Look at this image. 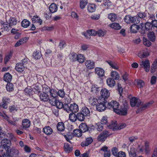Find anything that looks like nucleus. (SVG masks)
<instances>
[{
  "label": "nucleus",
  "mask_w": 157,
  "mask_h": 157,
  "mask_svg": "<svg viewBox=\"0 0 157 157\" xmlns=\"http://www.w3.org/2000/svg\"><path fill=\"white\" fill-rule=\"evenodd\" d=\"M109 26L111 29L115 30H119L121 28V26L119 23L115 22L110 24Z\"/></svg>",
  "instance_id": "26"
},
{
  "label": "nucleus",
  "mask_w": 157,
  "mask_h": 157,
  "mask_svg": "<svg viewBox=\"0 0 157 157\" xmlns=\"http://www.w3.org/2000/svg\"><path fill=\"white\" fill-rule=\"evenodd\" d=\"M77 61L79 63H83L86 60V58L84 55L82 54L77 55Z\"/></svg>",
  "instance_id": "27"
},
{
  "label": "nucleus",
  "mask_w": 157,
  "mask_h": 157,
  "mask_svg": "<svg viewBox=\"0 0 157 157\" xmlns=\"http://www.w3.org/2000/svg\"><path fill=\"white\" fill-rule=\"evenodd\" d=\"M6 151V153L4 152L2 154L3 157L16 156L19 152L18 150L14 147H12L11 148L10 146L8 147L7 150Z\"/></svg>",
  "instance_id": "2"
},
{
  "label": "nucleus",
  "mask_w": 157,
  "mask_h": 157,
  "mask_svg": "<svg viewBox=\"0 0 157 157\" xmlns=\"http://www.w3.org/2000/svg\"><path fill=\"white\" fill-rule=\"evenodd\" d=\"M108 122L107 117L106 116L102 117L101 120V123L102 124H106Z\"/></svg>",
  "instance_id": "63"
},
{
  "label": "nucleus",
  "mask_w": 157,
  "mask_h": 157,
  "mask_svg": "<svg viewBox=\"0 0 157 157\" xmlns=\"http://www.w3.org/2000/svg\"><path fill=\"white\" fill-rule=\"evenodd\" d=\"M100 94L102 98L101 99H106L108 98L110 94L109 91L106 88L102 89L100 92Z\"/></svg>",
  "instance_id": "8"
},
{
  "label": "nucleus",
  "mask_w": 157,
  "mask_h": 157,
  "mask_svg": "<svg viewBox=\"0 0 157 157\" xmlns=\"http://www.w3.org/2000/svg\"><path fill=\"white\" fill-rule=\"evenodd\" d=\"M149 143L146 141L145 143V147L140 148V151L142 152L145 151L147 153L149 151Z\"/></svg>",
  "instance_id": "30"
},
{
  "label": "nucleus",
  "mask_w": 157,
  "mask_h": 157,
  "mask_svg": "<svg viewBox=\"0 0 157 157\" xmlns=\"http://www.w3.org/2000/svg\"><path fill=\"white\" fill-rule=\"evenodd\" d=\"M76 116L77 118L80 121H82L85 119V116L81 112L78 113Z\"/></svg>",
  "instance_id": "43"
},
{
  "label": "nucleus",
  "mask_w": 157,
  "mask_h": 157,
  "mask_svg": "<svg viewBox=\"0 0 157 157\" xmlns=\"http://www.w3.org/2000/svg\"><path fill=\"white\" fill-rule=\"evenodd\" d=\"M57 128L60 131H63L65 128L64 123L61 122L58 123L57 125Z\"/></svg>",
  "instance_id": "42"
},
{
  "label": "nucleus",
  "mask_w": 157,
  "mask_h": 157,
  "mask_svg": "<svg viewBox=\"0 0 157 157\" xmlns=\"http://www.w3.org/2000/svg\"><path fill=\"white\" fill-rule=\"evenodd\" d=\"M116 14L114 13H110L108 15V18L112 21H114L117 18Z\"/></svg>",
  "instance_id": "41"
},
{
  "label": "nucleus",
  "mask_w": 157,
  "mask_h": 157,
  "mask_svg": "<svg viewBox=\"0 0 157 157\" xmlns=\"http://www.w3.org/2000/svg\"><path fill=\"white\" fill-rule=\"evenodd\" d=\"M110 76L112 78L115 80H118L120 78L119 74L117 72L114 71H111Z\"/></svg>",
  "instance_id": "32"
},
{
  "label": "nucleus",
  "mask_w": 157,
  "mask_h": 157,
  "mask_svg": "<svg viewBox=\"0 0 157 157\" xmlns=\"http://www.w3.org/2000/svg\"><path fill=\"white\" fill-rule=\"evenodd\" d=\"M81 112L85 117H88L90 116V111L89 109L86 106L83 107Z\"/></svg>",
  "instance_id": "20"
},
{
  "label": "nucleus",
  "mask_w": 157,
  "mask_h": 157,
  "mask_svg": "<svg viewBox=\"0 0 157 157\" xmlns=\"http://www.w3.org/2000/svg\"><path fill=\"white\" fill-rule=\"evenodd\" d=\"M44 132L46 135H49L52 132V128L49 126H46L43 129Z\"/></svg>",
  "instance_id": "33"
},
{
  "label": "nucleus",
  "mask_w": 157,
  "mask_h": 157,
  "mask_svg": "<svg viewBox=\"0 0 157 157\" xmlns=\"http://www.w3.org/2000/svg\"><path fill=\"white\" fill-rule=\"evenodd\" d=\"M107 101L104 99H99L98 103L96 105V109L99 112H102L105 111L106 108Z\"/></svg>",
  "instance_id": "3"
},
{
  "label": "nucleus",
  "mask_w": 157,
  "mask_h": 157,
  "mask_svg": "<svg viewBox=\"0 0 157 157\" xmlns=\"http://www.w3.org/2000/svg\"><path fill=\"white\" fill-rule=\"evenodd\" d=\"M33 56L35 59H38L41 56L40 52L39 51L34 52L33 54Z\"/></svg>",
  "instance_id": "50"
},
{
  "label": "nucleus",
  "mask_w": 157,
  "mask_h": 157,
  "mask_svg": "<svg viewBox=\"0 0 157 157\" xmlns=\"http://www.w3.org/2000/svg\"><path fill=\"white\" fill-rule=\"evenodd\" d=\"M137 150L134 146H132L128 151L129 154L131 157H136V156Z\"/></svg>",
  "instance_id": "17"
},
{
  "label": "nucleus",
  "mask_w": 157,
  "mask_h": 157,
  "mask_svg": "<svg viewBox=\"0 0 157 157\" xmlns=\"http://www.w3.org/2000/svg\"><path fill=\"white\" fill-rule=\"evenodd\" d=\"M107 62L113 68L118 70L119 68L118 66L114 62L110 61H107Z\"/></svg>",
  "instance_id": "39"
},
{
  "label": "nucleus",
  "mask_w": 157,
  "mask_h": 157,
  "mask_svg": "<svg viewBox=\"0 0 157 157\" xmlns=\"http://www.w3.org/2000/svg\"><path fill=\"white\" fill-rule=\"evenodd\" d=\"M6 88L7 91H12L13 90V85L12 83H8L6 86Z\"/></svg>",
  "instance_id": "55"
},
{
  "label": "nucleus",
  "mask_w": 157,
  "mask_h": 157,
  "mask_svg": "<svg viewBox=\"0 0 157 157\" xmlns=\"http://www.w3.org/2000/svg\"><path fill=\"white\" fill-rule=\"evenodd\" d=\"M148 36L149 40L152 41H154L155 39V36L153 32H149L148 34Z\"/></svg>",
  "instance_id": "40"
},
{
  "label": "nucleus",
  "mask_w": 157,
  "mask_h": 157,
  "mask_svg": "<svg viewBox=\"0 0 157 157\" xmlns=\"http://www.w3.org/2000/svg\"><path fill=\"white\" fill-rule=\"evenodd\" d=\"M54 29V26L52 25L51 26H45L42 28L43 31H51Z\"/></svg>",
  "instance_id": "54"
},
{
  "label": "nucleus",
  "mask_w": 157,
  "mask_h": 157,
  "mask_svg": "<svg viewBox=\"0 0 157 157\" xmlns=\"http://www.w3.org/2000/svg\"><path fill=\"white\" fill-rule=\"evenodd\" d=\"M88 3L87 0H80V6L81 9H83L87 5Z\"/></svg>",
  "instance_id": "51"
},
{
  "label": "nucleus",
  "mask_w": 157,
  "mask_h": 157,
  "mask_svg": "<svg viewBox=\"0 0 157 157\" xmlns=\"http://www.w3.org/2000/svg\"><path fill=\"white\" fill-rule=\"evenodd\" d=\"M117 157H126V155L124 152L120 151L117 153Z\"/></svg>",
  "instance_id": "64"
},
{
  "label": "nucleus",
  "mask_w": 157,
  "mask_h": 157,
  "mask_svg": "<svg viewBox=\"0 0 157 157\" xmlns=\"http://www.w3.org/2000/svg\"><path fill=\"white\" fill-rule=\"evenodd\" d=\"M25 66L21 63H17L15 67L16 70L18 72H22L25 69Z\"/></svg>",
  "instance_id": "25"
},
{
  "label": "nucleus",
  "mask_w": 157,
  "mask_h": 157,
  "mask_svg": "<svg viewBox=\"0 0 157 157\" xmlns=\"http://www.w3.org/2000/svg\"><path fill=\"white\" fill-rule=\"evenodd\" d=\"M87 32L89 36H95L97 33L96 31L93 29L88 30Z\"/></svg>",
  "instance_id": "58"
},
{
  "label": "nucleus",
  "mask_w": 157,
  "mask_h": 157,
  "mask_svg": "<svg viewBox=\"0 0 157 157\" xmlns=\"http://www.w3.org/2000/svg\"><path fill=\"white\" fill-rule=\"evenodd\" d=\"M149 55V52L147 50L140 52L138 54V56L141 58H144L148 56Z\"/></svg>",
  "instance_id": "24"
},
{
  "label": "nucleus",
  "mask_w": 157,
  "mask_h": 157,
  "mask_svg": "<svg viewBox=\"0 0 157 157\" xmlns=\"http://www.w3.org/2000/svg\"><path fill=\"white\" fill-rule=\"evenodd\" d=\"M93 141V140L91 137L87 138L85 141L81 143V146L83 147L88 146L91 144Z\"/></svg>",
  "instance_id": "18"
},
{
  "label": "nucleus",
  "mask_w": 157,
  "mask_h": 157,
  "mask_svg": "<svg viewBox=\"0 0 157 157\" xmlns=\"http://www.w3.org/2000/svg\"><path fill=\"white\" fill-rule=\"evenodd\" d=\"M48 91L50 92V95L51 96L54 98H56L57 96V92L56 90L53 89H51L47 88Z\"/></svg>",
  "instance_id": "31"
},
{
  "label": "nucleus",
  "mask_w": 157,
  "mask_h": 157,
  "mask_svg": "<svg viewBox=\"0 0 157 157\" xmlns=\"http://www.w3.org/2000/svg\"><path fill=\"white\" fill-rule=\"evenodd\" d=\"M32 20L33 22H38L40 24V25H41L42 23V20L37 15L34 16L32 18Z\"/></svg>",
  "instance_id": "34"
},
{
  "label": "nucleus",
  "mask_w": 157,
  "mask_h": 157,
  "mask_svg": "<svg viewBox=\"0 0 157 157\" xmlns=\"http://www.w3.org/2000/svg\"><path fill=\"white\" fill-rule=\"evenodd\" d=\"M30 125V121L28 119H25L22 121V126L24 129H25L29 127Z\"/></svg>",
  "instance_id": "19"
},
{
  "label": "nucleus",
  "mask_w": 157,
  "mask_h": 157,
  "mask_svg": "<svg viewBox=\"0 0 157 157\" xmlns=\"http://www.w3.org/2000/svg\"><path fill=\"white\" fill-rule=\"evenodd\" d=\"M64 148L66 151L69 152L72 151V149L71 147H70L67 143H65L64 145Z\"/></svg>",
  "instance_id": "59"
},
{
  "label": "nucleus",
  "mask_w": 157,
  "mask_h": 157,
  "mask_svg": "<svg viewBox=\"0 0 157 157\" xmlns=\"http://www.w3.org/2000/svg\"><path fill=\"white\" fill-rule=\"evenodd\" d=\"M102 124L101 123H98L96 125V128L98 131H101L103 129V126L102 125Z\"/></svg>",
  "instance_id": "61"
},
{
  "label": "nucleus",
  "mask_w": 157,
  "mask_h": 157,
  "mask_svg": "<svg viewBox=\"0 0 157 157\" xmlns=\"http://www.w3.org/2000/svg\"><path fill=\"white\" fill-rule=\"evenodd\" d=\"M30 24V22L26 19H24L21 22V24L22 27L26 28L28 27Z\"/></svg>",
  "instance_id": "45"
},
{
  "label": "nucleus",
  "mask_w": 157,
  "mask_h": 157,
  "mask_svg": "<svg viewBox=\"0 0 157 157\" xmlns=\"http://www.w3.org/2000/svg\"><path fill=\"white\" fill-rule=\"evenodd\" d=\"M85 64L86 67L88 69H92L95 67V62L93 60H87L86 61Z\"/></svg>",
  "instance_id": "11"
},
{
  "label": "nucleus",
  "mask_w": 157,
  "mask_h": 157,
  "mask_svg": "<svg viewBox=\"0 0 157 157\" xmlns=\"http://www.w3.org/2000/svg\"><path fill=\"white\" fill-rule=\"evenodd\" d=\"M126 126V124L122 123L117 124L116 121L113 122L110 125L108 126L109 128L113 129L114 130H120L124 128Z\"/></svg>",
  "instance_id": "4"
},
{
  "label": "nucleus",
  "mask_w": 157,
  "mask_h": 157,
  "mask_svg": "<svg viewBox=\"0 0 157 157\" xmlns=\"http://www.w3.org/2000/svg\"><path fill=\"white\" fill-rule=\"evenodd\" d=\"M69 110L73 113H76L79 110L78 106L75 103L72 104L69 107Z\"/></svg>",
  "instance_id": "15"
},
{
  "label": "nucleus",
  "mask_w": 157,
  "mask_h": 157,
  "mask_svg": "<svg viewBox=\"0 0 157 157\" xmlns=\"http://www.w3.org/2000/svg\"><path fill=\"white\" fill-rule=\"evenodd\" d=\"M130 105L132 107H138L141 105V107L137 111V113H139L141 111L145 109L147 107L153 103V101L146 103L144 104L142 103L140 100L136 97H133L130 100Z\"/></svg>",
  "instance_id": "1"
},
{
  "label": "nucleus",
  "mask_w": 157,
  "mask_h": 157,
  "mask_svg": "<svg viewBox=\"0 0 157 157\" xmlns=\"http://www.w3.org/2000/svg\"><path fill=\"white\" fill-rule=\"evenodd\" d=\"M132 16L130 15L126 16L124 18V21L127 24L132 23Z\"/></svg>",
  "instance_id": "48"
},
{
  "label": "nucleus",
  "mask_w": 157,
  "mask_h": 157,
  "mask_svg": "<svg viewBox=\"0 0 157 157\" xmlns=\"http://www.w3.org/2000/svg\"><path fill=\"white\" fill-rule=\"evenodd\" d=\"M77 55L75 53L72 52L69 56V58L71 61H77Z\"/></svg>",
  "instance_id": "38"
},
{
  "label": "nucleus",
  "mask_w": 157,
  "mask_h": 157,
  "mask_svg": "<svg viewBox=\"0 0 157 157\" xmlns=\"http://www.w3.org/2000/svg\"><path fill=\"white\" fill-rule=\"evenodd\" d=\"M143 43L144 45L147 47H149L151 45V42L147 39L144 38L143 40Z\"/></svg>",
  "instance_id": "57"
},
{
  "label": "nucleus",
  "mask_w": 157,
  "mask_h": 157,
  "mask_svg": "<svg viewBox=\"0 0 157 157\" xmlns=\"http://www.w3.org/2000/svg\"><path fill=\"white\" fill-rule=\"evenodd\" d=\"M28 40L27 37L23 38L18 40L15 45V47H18L26 43Z\"/></svg>",
  "instance_id": "21"
},
{
  "label": "nucleus",
  "mask_w": 157,
  "mask_h": 157,
  "mask_svg": "<svg viewBox=\"0 0 157 157\" xmlns=\"http://www.w3.org/2000/svg\"><path fill=\"white\" fill-rule=\"evenodd\" d=\"M54 106H56L58 109H61L63 108V104L59 100H57L55 103V105H54Z\"/></svg>",
  "instance_id": "53"
},
{
  "label": "nucleus",
  "mask_w": 157,
  "mask_h": 157,
  "mask_svg": "<svg viewBox=\"0 0 157 157\" xmlns=\"http://www.w3.org/2000/svg\"><path fill=\"white\" fill-rule=\"evenodd\" d=\"M89 101L91 105H95L98 103L99 99H98L96 98H91L89 99Z\"/></svg>",
  "instance_id": "37"
},
{
  "label": "nucleus",
  "mask_w": 157,
  "mask_h": 157,
  "mask_svg": "<svg viewBox=\"0 0 157 157\" xmlns=\"http://www.w3.org/2000/svg\"><path fill=\"white\" fill-rule=\"evenodd\" d=\"M109 133L106 130L104 131L98 137L97 140L98 141L103 142L109 136Z\"/></svg>",
  "instance_id": "6"
},
{
  "label": "nucleus",
  "mask_w": 157,
  "mask_h": 157,
  "mask_svg": "<svg viewBox=\"0 0 157 157\" xmlns=\"http://www.w3.org/2000/svg\"><path fill=\"white\" fill-rule=\"evenodd\" d=\"M79 128L82 132H85L88 130V127L84 123H82L79 125Z\"/></svg>",
  "instance_id": "22"
},
{
  "label": "nucleus",
  "mask_w": 157,
  "mask_h": 157,
  "mask_svg": "<svg viewBox=\"0 0 157 157\" xmlns=\"http://www.w3.org/2000/svg\"><path fill=\"white\" fill-rule=\"evenodd\" d=\"M13 121L10 120V118L6 116V119L9 122V123L11 125L15 126L17 125V122L18 121L19 119L15 117H12Z\"/></svg>",
  "instance_id": "13"
},
{
  "label": "nucleus",
  "mask_w": 157,
  "mask_h": 157,
  "mask_svg": "<svg viewBox=\"0 0 157 157\" xmlns=\"http://www.w3.org/2000/svg\"><path fill=\"white\" fill-rule=\"evenodd\" d=\"M19 108L15 105H13L9 107V109L11 112H14L17 111Z\"/></svg>",
  "instance_id": "60"
},
{
  "label": "nucleus",
  "mask_w": 157,
  "mask_h": 157,
  "mask_svg": "<svg viewBox=\"0 0 157 157\" xmlns=\"http://www.w3.org/2000/svg\"><path fill=\"white\" fill-rule=\"evenodd\" d=\"M65 93L63 90H60L57 92V96L58 95L61 98H63L65 96Z\"/></svg>",
  "instance_id": "56"
},
{
  "label": "nucleus",
  "mask_w": 157,
  "mask_h": 157,
  "mask_svg": "<svg viewBox=\"0 0 157 157\" xmlns=\"http://www.w3.org/2000/svg\"><path fill=\"white\" fill-rule=\"evenodd\" d=\"M58 7L56 4L52 3L49 7V10L51 13L56 12L57 10Z\"/></svg>",
  "instance_id": "28"
},
{
  "label": "nucleus",
  "mask_w": 157,
  "mask_h": 157,
  "mask_svg": "<svg viewBox=\"0 0 157 157\" xmlns=\"http://www.w3.org/2000/svg\"><path fill=\"white\" fill-rule=\"evenodd\" d=\"M82 132L80 130L75 129L73 131V134L75 136L81 137L82 135Z\"/></svg>",
  "instance_id": "46"
},
{
  "label": "nucleus",
  "mask_w": 157,
  "mask_h": 157,
  "mask_svg": "<svg viewBox=\"0 0 157 157\" xmlns=\"http://www.w3.org/2000/svg\"><path fill=\"white\" fill-rule=\"evenodd\" d=\"M132 23L138 24L140 21V19L137 16H136L132 17Z\"/></svg>",
  "instance_id": "44"
},
{
  "label": "nucleus",
  "mask_w": 157,
  "mask_h": 157,
  "mask_svg": "<svg viewBox=\"0 0 157 157\" xmlns=\"http://www.w3.org/2000/svg\"><path fill=\"white\" fill-rule=\"evenodd\" d=\"M95 73L99 77H103L105 75L104 70L101 68L96 67L95 69Z\"/></svg>",
  "instance_id": "14"
},
{
  "label": "nucleus",
  "mask_w": 157,
  "mask_h": 157,
  "mask_svg": "<svg viewBox=\"0 0 157 157\" xmlns=\"http://www.w3.org/2000/svg\"><path fill=\"white\" fill-rule=\"evenodd\" d=\"M138 17H139L140 18H144L146 16L147 14L144 12H139L138 13Z\"/></svg>",
  "instance_id": "62"
},
{
  "label": "nucleus",
  "mask_w": 157,
  "mask_h": 157,
  "mask_svg": "<svg viewBox=\"0 0 157 157\" xmlns=\"http://www.w3.org/2000/svg\"><path fill=\"white\" fill-rule=\"evenodd\" d=\"M11 144V142L10 140L7 139H4L1 141V146L4 147L6 151L7 147L10 146Z\"/></svg>",
  "instance_id": "10"
},
{
  "label": "nucleus",
  "mask_w": 157,
  "mask_h": 157,
  "mask_svg": "<svg viewBox=\"0 0 157 157\" xmlns=\"http://www.w3.org/2000/svg\"><path fill=\"white\" fill-rule=\"evenodd\" d=\"M69 118L71 121L75 122L77 119V116L74 113H71L69 114Z\"/></svg>",
  "instance_id": "49"
},
{
  "label": "nucleus",
  "mask_w": 157,
  "mask_h": 157,
  "mask_svg": "<svg viewBox=\"0 0 157 157\" xmlns=\"http://www.w3.org/2000/svg\"><path fill=\"white\" fill-rule=\"evenodd\" d=\"M4 80L7 82H10L11 81L12 76L9 73H6L4 76Z\"/></svg>",
  "instance_id": "35"
},
{
  "label": "nucleus",
  "mask_w": 157,
  "mask_h": 157,
  "mask_svg": "<svg viewBox=\"0 0 157 157\" xmlns=\"http://www.w3.org/2000/svg\"><path fill=\"white\" fill-rule=\"evenodd\" d=\"M10 102V98L4 97L2 98L1 105H0V107L1 106L3 108L6 109L7 108V105Z\"/></svg>",
  "instance_id": "12"
},
{
  "label": "nucleus",
  "mask_w": 157,
  "mask_h": 157,
  "mask_svg": "<svg viewBox=\"0 0 157 157\" xmlns=\"http://www.w3.org/2000/svg\"><path fill=\"white\" fill-rule=\"evenodd\" d=\"M140 65L142 67H143L146 72H148L150 70V63L149 61L147 59H146L144 61H142Z\"/></svg>",
  "instance_id": "9"
},
{
  "label": "nucleus",
  "mask_w": 157,
  "mask_h": 157,
  "mask_svg": "<svg viewBox=\"0 0 157 157\" xmlns=\"http://www.w3.org/2000/svg\"><path fill=\"white\" fill-rule=\"evenodd\" d=\"M87 9L90 12H94L95 10V5L94 4H89L88 5Z\"/></svg>",
  "instance_id": "47"
},
{
  "label": "nucleus",
  "mask_w": 157,
  "mask_h": 157,
  "mask_svg": "<svg viewBox=\"0 0 157 157\" xmlns=\"http://www.w3.org/2000/svg\"><path fill=\"white\" fill-rule=\"evenodd\" d=\"M40 100L44 102L47 101L49 100V96L45 92L41 93L39 95Z\"/></svg>",
  "instance_id": "16"
},
{
  "label": "nucleus",
  "mask_w": 157,
  "mask_h": 157,
  "mask_svg": "<svg viewBox=\"0 0 157 157\" xmlns=\"http://www.w3.org/2000/svg\"><path fill=\"white\" fill-rule=\"evenodd\" d=\"M106 82L107 85L110 87H113L115 85V82L114 79L112 78H109L107 79Z\"/></svg>",
  "instance_id": "23"
},
{
  "label": "nucleus",
  "mask_w": 157,
  "mask_h": 157,
  "mask_svg": "<svg viewBox=\"0 0 157 157\" xmlns=\"http://www.w3.org/2000/svg\"><path fill=\"white\" fill-rule=\"evenodd\" d=\"M108 105L110 108H112L113 109V111L116 113L119 109V104L116 101H112L109 102Z\"/></svg>",
  "instance_id": "7"
},
{
  "label": "nucleus",
  "mask_w": 157,
  "mask_h": 157,
  "mask_svg": "<svg viewBox=\"0 0 157 157\" xmlns=\"http://www.w3.org/2000/svg\"><path fill=\"white\" fill-rule=\"evenodd\" d=\"M17 21L16 18L10 17L8 21V24L10 26L14 25L17 24Z\"/></svg>",
  "instance_id": "36"
},
{
  "label": "nucleus",
  "mask_w": 157,
  "mask_h": 157,
  "mask_svg": "<svg viewBox=\"0 0 157 157\" xmlns=\"http://www.w3.org/2000/svg\"><path fill=\"white\" fill-rule=\"evenodd\" d=\"M136 24H134L132 25L130 27V30L131 32L133 33H136L137 32L140 28L139 25H137Z\"/></svg>",
  "instance_id": "29"
},
{
  "label": "nucleus",
  "mask_w": 157,
  "mask_h": 157,
  "mask_svg": "<svg viewBox=\"0 0 157 157\" xmlns=\"http://www.w3.org/2000/svg\"><path fill=\"white\" fill-rule=\"evenodd\" d=\"M122 102L124 107L121 108V110L118 109L116 113L121 115L125 116L127 114V111L128 109L127 101L126 100L124 99Z\"/></svg>",
  "instance_id": "5"
},
{
  "label": "nucleus",
  "mask_w": 157,
  "mask_h": 157,
  "mask_svg": "<svg viewBox=\"0 0 157 157\" xmlns=\"http://www.w3.org/2000/svg\"><path fill=\"white\" fill-rule=\"evenodd\" d=\"M136 82L139 88H142L145 85V83L144 82L141 80H137Z\"/></svg>",
  "instance_id": "52"
}]
</instances>
